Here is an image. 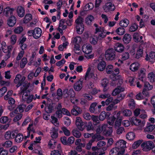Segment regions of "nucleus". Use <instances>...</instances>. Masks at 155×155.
Instances as JSON below:
<instances>
[{"mask_svg":"<svg viewBox=\"0 0 155 155\" xmlns=\"http://www.w3.org/2000/svg\"><path fill=\"white\" fill-rule=\"evenodd\" d=\"M130 122L132 125L137 126L138 130H140L143 129L146 123L145 120H142L135 117H132L130 119Z\"/></svg>","mask_w":155,"mask_h":155,"instance_id":"1","label":"nucleus"},{"mask_svg":"<svg viewBox=\"0 0 155 155\" xmlns=\"http://www.w3.org/2000/svg\"><path fill=\"white\" fill-rule=\"evenodd\" d=\"M63 94L65 97H70L71 101L74 104L77 103L78 101L75 97V93L72 88L70 89L69 90L67 89H64L63 91Z\"/></svg>","mask_w":155,"mask_h":155,"instance_id":"2","label":"nucleus"},{"mask_svg":"<svg viewBox=\"0 0 155 155\" xmlns=\"http://www.w3.org/2000/svg\"><path fill=\"white\" fill-rule=\"evenodd\" d=\"M96 132L97 134L102 133L104 135L109 136L112 133V127H108L107 125L104 124L102 126L98 127L96 130Z\"/></svg>","mask_w":155,"mask_h":155,"instance_id":"3","label":"nucleus"},{"mask_svg":"<svg viewBox=\"0 0 155 155\" xmlns=\"http://www.w3.org/2000/svg\"><path fill=\"white\" fill-rule=\"evenodd\" d=\"M119 72V69L118 68H115L113 70V72L111 75L110 77L113 81L115 82L116 83L118 82L121 84L123 83V79L120 75H118Z\"/></svg>","mask_w":155,"mask_h":155,"instance_id":"4","label":"nucleus"},{"mask_svg":"<svg viewBox=\"0 0 155 155\" xmlns=\"http://www.w3.org/2000/svg\"><path fill=\"white\" fill-rule=\"evenodd\" d=\"M28 87L26 84H23V86L21 87L19 92V94L20 96H22V98L23 100H25L26 98L30 95L29 91L27 90Z\"/></svg>","mask_w":155,"mask_h":155,"instance_id":"5","label":"nucleus"},{"mask_svg":"<svg viewBox=\"0 0 155 155\" xmlns=\"http://www.w3.org/2000/svg\"><path fill=\"white\" fill-rule=\"evenodd\" d=\"M103 9L105 12L114 11L115 9L114 5L110 2L106 3L103 6Z\"/></svg>","mask_w":155,"mask_h":155,"instance_id":"6","label":"nucleus"},{"mask_svg":"<svg viewBox=\"0 0 155 155\" xmlns=\"http://www.w3.org/2000/svg\"><path fill=\"white\" fill-rule=\"evenodd\" d=\"M95 34H97L98 36L97 37L98 39L101 40L105 37L106 34L103 28L99 27L96 29Z\"/></svg>","mask_w":155,"mask_h":155,"instance_id":"7","label":"nucleus"},{"mask_svg":"<svg viewBox=\"0 0 155 155\" xmlns=\"http://www.w3.org/2000/svg\"><path fill=\"white\" fill-rule=\"evenodd\" d=\"M154 145V144L152 142L148 141L143 143L141 146L143 151H148L152 149Z\"/></svg>","mask_w":155,"mask_h":155,"instance_id":"8","label":"nucleus"},{"mask_svg":"<svg viewBox=\"0 0 155 155\" xmlns=\"http://www.w3.org/2000/svg\"><path fill=\"white\" fill-rule=\"evenodd\" d=\"M114 51L113 49H109L106 51L105 57L107 60H113L115 57Z\"/></svg>","mask_w":155,"mask_h":155,"instance_id":"9","label":"nucleus"},{"mask_svg":"<svg viewBox=\"0 0 155 155\" xmlns=\"http://www.w3.org/2000/svg\"><path fill=\"white\" fill-rule=\"evenodd\" d=\"M91 68L90 67H89L87 68L84 77L85 80L90 79H92L95 80L97 79V75H95L94 73L91 72Z\"/></svg>","mask_w":155,"mask_h":155,"instance_id":"10","label":"nucleus"},{"mask_svg":"<svg viewBox=\"0 0 155 155\" xmlns=\"http://www.w3.org/2000/svg\"><path fill=\"white\" fill-rule=\"evenodd\" d=\"M25 78L24 76L21 77V76L20 74H17L14 80V83L17 84L16 87H19L21 84L25 80Z\"/></svg>","mask_w":155,"mask_h":155,"instance_id":"11","label":"nucleus"},{"mask_svg":"<svg viewBox=\"0 0 155 155\" xmlns=\"http://www.w3.org/2000/svg\"><path fill=\"white\" fill-rule=\"evenodd\" d=\"M117 148L120 149V151L123 153L124 152V148L126 147V142L123 140H119L116 143Z\"/></svg>","mask_w":155,"mask_h":155,"instance_id":"12","label":"nucleus"},{"mask_svg":"<svg viewBox=\"0 0 155 155\" xmlns=\"http://www.w3.org/2000/svg\"><path fill=\"white\" fill-rule=\"evenodd\" d=\"M65 21L62 19L60 21L58 27L57 28V30L59 31L60 34L62 35L64 34L63 31L67 28V26L64 25Z\"/></svg>","mask_w":155,"mask_h":155,"instance_id":"13","label":"nucleus"},{"mask_svg":"<svg viewBox=\"0 0 155 155\" xmlns=\"http://www.w3.org/2000/svg\"><path fill=\"white\" fill-rule=\"evenodd\" d=\"M35 132V130L33 128V124H29L27 128L28 135L25 137V139H26L30 136L31 139H32L34 137L32 133H34Z\"/></svg>","mask_w":155,"mask_h":155,"instance_id":"14","label":"nucleus"},{"mask_svg":"<svg viewBox=\"0 0 155 155\" xmlns=\"http://www.w3.org/2000/svg\"><path fill=\"white\" fill-rule=\"evenodd\" d=\"M75 124L77 128L80 130L83 131L84 129L83 122L80 117H77L76 118Z\"/></svg>","mask_w":155,"mask_h":155,"instance_id":"15","label":"nucleus"},{"mask_svg":"<svg viewBox=\"0 0 155 155\" xmlns=\"http://www.w3.org/2000/svg\"><path fill=\"white\" fill-rule=\"evenodd\" d=\"M145 60L151 63H153L155 61V52L151 51L148 55L147 54L146 56Z\"/></svg>","mask_w":155,"mask_h":155,"instance_id":"16","label":"nucleus"},{"mask_svg":"<svg viewBox=\"0 0 155 155\" xmlns=\"http://www.w3.org/2000/svg\"><path fill=\"white\" fill-rule=\"evenodd\" d=\"M82 50L83 52L88 54L91 53L92 51V47L89 44L84 45L82 47Z\"/></svg>","mask_w":155,"mask_h":155,"instance_id":"17","label":"nucleus"},{"mask_svg":"<svg viewBox=\"0 0 155 155\" xmlns=\"http://www.w3.org/2000/svg\"><path fill=\"white\" fill-rule=\"evenodd\" d=\"M83 83V81H81V79L78 80L74 85V89L77 91H80L82 88Z\"/></svg>","mask_w":155,"mask_h":155,"instance_id":"18","label":"nucleus"},{"mask_svg":"<svg viewBox=\"0 0 155 155\" xmlns=\"http://www.w3.org/2000/svg\"><path fill=\"white\" fill-rule=\"evenodd\" d=\"M81 112L82 110L81 108L76 105L73 106L71 111V114L74 116H77L81 114Z\"/></svg>","mask_w":155,"mask_h":155,"instance_id":"19","label":"nucleus"},{"mask_svg":"<svg viewBox=\"0 0 155 155\" xmlns=\"http://www.w3.org/2000/svg\"><path fill=\"white\" fill-rule=\"evenodd\" d=\"M101 84V86L103 87V91L104 92L107 91L109 89V87L107 86L109 84L108 80L106 78L102 79Z\"/></svg>","mask_w":155,"mask_h":155,"instance_id":"20","label":"nucleus"},{"mask_svg":"<svg viewBox=\"0 0 155 155\" xmlns=\"http://www.w3.org/2000/svg\"><path fill=\"white\" fill-rule=\"evenodd\" d=\"M42 30L39 28H36L34 30L33 37L36 39L39 38L41 36Z\"/></svg>","mask_w":155,"mask_h":155,"instance_id":"21","label":"nucleus"},{"mask_svg":"<svg viewBox=\"0 0 155 155\" xmlns=\"http://www.w3.org/2000/svg\"><path fill=\"white\" fill-rule=\"evenodd\" d=\"M147 71L144 68H141L138 73L139 79L142 81H143V79L145 78Z\"/></svg>","mask_w":155,"mask_h":155,"instance_id":"22","label":"nucleus"},{"mask_svg":"<svg viewBox=\"0 0 155 155\" xmlns=\"http://www.w3.org/2000/svg\"><path fill=\"white\" fill-rule=\"evenodd\" d=\"M124 88L121 86H118L115 89L112 93V95L113 96H115L119 94L121 92L124 91Z\"/></svg>","mask_w":155,"mask_h":155,"instance_id":"23","label":"nucleus"},{"mask_svg":"<svg viewBox=\"0 0 155 155\" xmlns=\"http://www.w3.org/2000/svg\"><path fill=\"white\" fill-rule=\"evenodd\" d=\"M16 12L19 17H22L25 14V9L21 6H18L16 10Z\"/></svg>","mask_w":155,"mask_h":155,"instance_id":"24","label":"nucleus"},{"mask_svg":"<svg viewBox=\"0 0 155 155\" xmlns=\"http://www.w3.org/2000/svg\"><path fill=\"white\" fill-rule=\"evenodd\" d=\"M106 62L103 61H101L99 62L97 64V68L100 71H103L106 68Z\"/></svg>","mask_w":155,"mask_h":155,"instance_id":"25","label":"nucleus"},{"mask_svg":"<svg viewBox=\"0 0 155 155\" xmlns=\"http://www.w3.org/2000/svg\"><path fill=\"white\" fill-rule=\"evenodd\" d=\"M140 67L139 63L137 62H134L130 65V69L132 71L134 72L137 71Z\"/></svg>","mask_w":155,"mask_h":155,"instance_id":"26","label":"nucleus"},{"mask_svg":"<svg viewBox=\"0 0 155 155\" xmlns=\"http://www.w3.org/2000/svg\"><path fill=\"white\" fill-rule=\"evenodd\" d=\"M97 105V103L96 102L93 103L91 104L90 108V110L91 113L98 114L100 112V110H97V108H95Z\"/></svg>","mask_w":155,"mask_h":155,"instance_id":"27","label":"nucleus"},{"mask_svg":"<svg viewBox=\"0 0 155 155\" xmlns=\"http://www.w3.org/2000/svg\"><path fill=\"white\" fill-rule=\"evenodd\" d=\"M16 17L12 16L9 18L8 20V24L10 27L14 26L16 23Z\"/></svg>","mask_w":155,"mask_h":155,"instance_id":"28","label":"nucleus"},{"mask_svg":"<svg viewBox=\"0 0 155 155\" xmlns=\"http://www.w3.org/2000/svg\"><path fill=\"white\" fill-rule=\"evenodd\" d=\"M14 9L13 8L7 7L4 10V13L6 16H9L13 14Z\"/></svg>","mask_w":155,"mask_h":155,"instance_id":"29","label":"nucleus"},{"mask_svg":"<svg viewBox=\"0 0 155 155\" xmlns=\"http://www.w3.org/2000/svg\"><path fill=\"white\" fill-rule=\"evenodd\" d=\"M123 153L120 151V149L116 147L112 149L110 152V155H122Z\"/></svg>","mask_w":155,"mask_h":155,"instance_id":"30","label":"nucleus"},{"mask_svg":"<svg viewBox=\"0 0 155 155\" xmlns=\"http://www.w3.org/2000/svg\"><path fill=\"white\" fill-rule=\"evenodd\" d=\"M58 130L54 127H52L50 131V134L52 138H56L58 137Z\"/></svg>","mask_w":155,"mask_h":155,"instance_id":"31","label":"nucleus"},{"mask_svg":"<svg viewBox=\"0 0 155 155\" xmlns=\"http://www.w3.org/2000/svg\"><path fill=\"white\" fill-rule=\"evenodd\" d=\"M26 107L24 104H21L19 105L16 109L15 110L14 113L16 114H21L24 111V109Z\"/></svg>","mask_w":155,"mask_h":155,"instance_id":"32","label":"nucleus"},{"mask_svg":"<svg viewBox=\"0 0 155 155\" xmlns=\"http://www.w3.org/2000/svg\"><path fill=\"white\" fill-rule=\"evenodd\" d=\"M131 39L130 35L128 34H125L123 37V40L125 44H128L131 41Z\"/></svg>","mask_w":155,"mask_h":155,"instance_id":"33","label":"nucleus"},{"mask_svg":"<svg viewBox=\"0 0 155 155\" xmlns=\"http://www.w3.org/2000/svg\"><path fill=\"white\" fill-rule=\"evenodd\" d=\"M124 49V47L123 45L120 43H117L115 48V50L119 52H121L123 51Z\"/></svg>","mask_w":155,"mask_h":155,"instance_id":"34","label":"nucleus"},{"mask_svg":"<svg viewBox=\"0 0 155 155\" xmlns=\"http://www.w3.org/2000/svg\"><path fill=\"white\" fill-rule=\"evenodd\" d=\"M155 128V126L150 124L149 123H147V125L144 129V132L152 131Z\"/></svg>","mask_w":155,"mask_h":155,"instance_id":"35","label":"nucleus"},{"mask_svg":"<svg viewBox=\"0 0 155 155\" xmlns=\"http://www.w3.org/2000/svg\"><path fill=\"white\" fill-rule=\"evenodd\" d=\"M97 136L96 135H95L92 137V139L89 141V142L86 145V149L88 150L91 149L92 145V143L94 141L95 139L97 138Z\"/></svg>","mask_w":155,"mask_h":155,"instance_id":"36","label":"nucleus"},{"mask_svg":"<svg viewBox=\"0 0 155 155\" xmlns=\"http://www.w3.org/2000/svg\"><path fill=\"white\" fill-rule=\"evenodd\" d=\"M115 32L118 35H122L125 34V30L124 28L119 27L116 30Z\"/></svg>","mask_w":155,"mask_h":155,"instance_id":"37","label":"nucleus"},{"mask_svg":"<svg viewBox=\"0 0 155 155\" xmlns=\"http://www.w3.org/2000/svg\"><path fill=\"white\" fill-rule=\"evenodd\" d=\"M129 23V21L128 20L125 18L121 21L119 23V25L122 27H126L128 26Z\"/></svg>","mask_w":155,"mask_h":155,"instance_id":"38","label":"nucleus"},{"mask_svg":"<svg viewBox=\"0 0 155 155\" xmlns=\"http://www.w3.org/2000/svg\"><path fill=\"white\" fill-rule=\"evenodd\" d=\"M32 16L30 14H26L24 18L23 23H27L32 19Z\"/></svg>","mask_w":155,"mask_h":155,"instance_id":"39","label":"nucleus"},{"mask_svg":"<svg viewBox=\"0 0 155 155\" xmlns=\"http://www.w3.org/2000/svg\"><path fill=\"white\" fill-rule=\"evenodd\" d=\"M126 137L127 139L128 140H132L135 138V135L134 133L133 132H130L127 134Z\"/></svg>","mask_w":155,"mask_h":155,"instance_id":"40","label":"nucleus"},{"mask_svg":"<svg viewBox=\"0 0 155 155\" xmlns=\"http://www.w3.org/2000/svg\"><path fill=\"white\" fill-rule=\"evenodd\" d=\"M94 19L93 16L91 15H89L85 18V22L88 25L90 24L94 20Z\"/></svg>","mask_w":155,"mask_h":155,"instance_id":"41","label":"nucleus"},{"mask_svg":"<svg viewBox=\"0 0 155 155\" xmlns=\"http://www.w3.org/2000/svg\"><path fill=\"white\" fill-rule=\"evenodd\" d=\"M114 67L111 64L108 65L106 68V72L107 74H111L113 72Z\"/></svg>","mask_w":155,"mask_h":155,"instance_id":"42","label":"nucleus"},{"mask_svg":"<svg viewBox=\"0 0 155 155\" xmlns=\"http://www.w3.org/2000/svg\"><path fill=\"white\" fill-rule=\"evenodd\" d=\"M143 49L142 48H139L137 51L136 58H139L142 57L143 54Z\"/></svg>","mask_w":155,"mask_h":155,"instance_id":"43","label":"nucleus"},{"mask_svg":"<svg viewBox=\"0 0 155 155\" xmlns=\"http://www.w3.org/2000/svg\"><path fill=\"white\" fill-rule=\"evenodd\" d=\"M72 135L77 138H80L81 136V132L77 129H74L72 130Z\"/></svg>","mask_w":155,"mask_h":155,"instance_id":"44","label":"nucleus"},{"mask_svg":"<svg viewBox=\"0 0 155 155\" xmlns=\"http://www.w3.org/2000/svg\"><path fill=\"white\" fill-rule=\"evenodd\" d=\"M76 29L77 32L79 34H81L83 32L84 30V25H76Z\"/></svg>","mask_w":155,"mask_h":155,"instance_id":"45","label":"nucleus"},{"mask_svg":"<svg viewBox=\"0 0 155 155\" xmlns=\"http://www.w3.org/2000/svg\"><path fill=\"white\" fill-rule=\"evenodd\" d=\"M23 139V135L21 134H18L16 135L15 140L17 143H20L22 141Z\"/></svg>","mask_w":155,"mask_h":155,"instance_id":"46","label":"nucleus"},{"mask_svg":"<svg viewBox=\"0 0 155 155\" xmlns=\"http://www.w3.org/2000/svg\"><path fill=\"white\" fill-rule=\"evenodd\" d=\"M12 145V142L10 140H8L2 144V147L5 148H8Z\"/></svg>","mask_w":155,"mask_h":155,"instance_id":"47","label":"nucleus"},{"mask_svg":"<svg viewBox=\"0 0 155 155\" xmlns=\"http://www.w3.org/2000/svg\"><path fill=\"white\" fill-rule=\"evenodd\" d=\"M115 117L114 116L109 117L107 121V124L110 126H113L115 121Z\"/></svg>","mask_w":155,"mask_h":155,"instance_id":"48","label":"nucleus"},{"mask_svg":"<svg viewBox=\"0 0 155 155\" xmlns=\"http://www.w3.org/2000/svg\"><path fill=\"white\" fill-rule=\"evenodd\" d=\"M142 141V140H139L135 142L132 145V148L134 149L137 148L140 145Z\"/></svg>","mask_w":155,"mask_h":155,"instance_id":"49","label":"nucleus"},{"mask_svg":"<svg viewBox=\"0 0 155 155\" xmlns=\"http://www.w3.org/2000/svg\"><path fill=\"white\" fill-rule=\"evenodd\" d=\"M144 89L148 91L151 90L153 87V86L150 85L148 82H144Z\"/></svg>","mask_w":155,"mask_h":155,"instance_id":"50","label":"nucleus"},{"mask_svg":"<svg viewBox=\"0 0 155 155\" xmlns=\"http://www.w3.org/2000/svg\"><path fill=\"white\" fill-rule=\"evenodd\" d=\"M56 142L54 140H51L49 142L48 146L50 148L53 149L55 147Z\"/></svg>","mask_w":155,"mask_h":155,"instance_id":"51","label":"nucleus"},{"mask_svg":"<svg viewBox=\"0 0 155 155\" xmlns=\"http://www.w3.org/2000/svg\"><path fill=\"white\" fill-rule=\"evenodd\" d=\"M123 115L126 117H129L132 114L131 111L129 109H125L122 111Z\"/></svg>","mask_w":155,"mask_h":155,"instance_id":"52","label":"nucleus"},{"mask_svg":"<svg viewBox=\"0 0 155 155\" xmlns=\"http://www.w3.org/2000/svg\"><path fill=\"white\" fill-rule=\"evenodd\" d=\"M51 122L55 126L58 127L59 125V123L57 118L54 116L51 117Z\"/></svg>","mask_w":155,"mask_h":155,"instance_id":"53","label":"nucleus"},{"mask_svg":"<svg viewBox=\"0 0 155 155\" xmlns=\"http://www.w3.org/2000/svg\"><path fill=\"white\" fill-rule=\"evenodd\" d=\"M139 117L142 119H145L147 118V114L145 110H141V113L139 115Z\"/></svg>","mask_w":155,"mask_h":155,"instance_id":"54","label":"nucleus"},{"mask_svg":"<svg viewBox=\"0 0 155 155\" xmlns=\"http://www.w3.org/2000/svg\"><path fill=\"white\" fill-rule=\"evenodd\" d=\"M83 18L81 17H79L76 19L75 21V22L77 24L76 25H84L83 24Z\"/></svg>","mask_w":155,"mask_h":155,"instance_id":"55","label":"nucleus"},{"mask_svg":"<svg viewBox=\"0 0 155 155\" xmlns=\"http://www.w3.org/2000/svg\"><path fill=\"white\" fill-rule=\"evenodd\" d=\"M28 62L27 59L26 58L24 57L21 60L20 64V67L21 68H24Z\"/></svg>","mask_w":155,"mask_h":155,"instance_id":"56","label":"nucleus"},{"mask_svg":"<svg viewBox=\"0 0 155 155\" xmlns=\"http://www.w3.org/2000/svg\"><path fill=\"white\" fill-rule=\"evenodd\" d=\"M57 98L58 100L61 99L62 97V90L60 88L58 89L57 92Z\"/></svg>","mask_w":155,"mask_h":155,"instance_id":"57","label":"nucleus"},{"mask_svg":"<svg viewBox=\"0 0 155 155\" xmlns=\"http://www.w3.org/2000/svg\"><path fill=\"white\" fill-rule=\"evenodd\" d=\"M2 48L3 51L4 53H7L8 51V46L6 45V43L4 41H3L2 43Z\"/></svg>","mask_w":155,"mask_h":155,"instance_id":"58","label":"nucleus"},{"mask_svg":"<svg viewBox=\"0 0 155 155\" xmlns=\"http://www.w3.org/2000/svg\"><path fill=\"white\" fill-rule=\"evenodd\" d=\"M9 120L7 116H3L0 118V122L2 124H5Z\"/></svg>","mask_w":155,"mask_h":155,"instance_id":"59","label":"nucleus"},{"mask_svg":"<svg viewBox=\"0 0 155 155\" xmlns=\"http://www.w3.org/2000/svg\"><path fill=\"white\" fill-rule=\"evenodd\" d=\"M61 129L64 134L66 136H69L71 135L70 131L68 130L66 127H64L61 128Z\"/></svg>","mask_w":155,"mask_h":155,"instance_id":"60","label":"nucleus"},{"mask_svg":"<svg viewBox=\"0 0 155 155\" xmlns=\"http://www.w3.org/2000/svg\"><path fill=\"white\" fill-rule=\"evenodd\" d=\"M106 115V113L105 111H102L99 115V119L101 121L104 120Z\"/></svg>","mask_w":155,"mask_h":155,"instance_id":"61","label":"nucleus"},{"mask_svg":"<svg viewBox=\"0 0 155 155\" xmlns=\"http://www.w3.org/2000/svg\"><path fill=\"white\" fill-rule=\"evenodd\" d=\"M154 74L153 72H150L148 74V78L151 82L154 81Z\"/></svg>","mask_w":155,"mask_h":155,"instance_id":"62","label":"nucleus"},{"mask_svg":"<svg viewBox=\"0 0 155 155\" xmlns=\"http://www.w3.org/2000/svg\"><path fill=\"white\" fill-rule=\"evenodd\" d=\"M138 25L136 24H132L130 27L129 30L131 32L137 30L138 28Z\"/></svg>","mask_w":155,"mask_h":155,"instance_id":"63","label":"nucleus"},{"mask_svg":"<svg viewBox=\"0 0 155 155\" xmlns=\"http://www.w3.org/2000/svg\"><path fill=\"white\" fill-rule=\"evenodd\" d=\"M128 104L130 108H133L134 107L135 104L134 100L132 99H130L128 101Z\"/></svg>","mask_w":155,"mask_h":155,"instance_id":"64","label":"nucleus"}]
</instances>
